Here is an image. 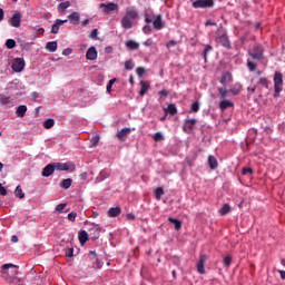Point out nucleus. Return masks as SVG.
Masks as SVG:
<instances>
[{
	"label": "nucleus",
	"mask_w": 285,
	"mask_h": 285,
	"mask_svg": "<svg viewBox=\"0 0 285 285\" xmlns=\"http://www.w3.org/2000/svg\"><path fill=\"white\" fill-rule=\"evenodd\" d=\"M230 92H233V95H239V92H242V85L240 83L234 85V87L230 89Z\"/></svg>",
	"instance_id": "f704fd0d"
},
{
	"label": "nucleus",
	"mask_w": 285,
	"mask_h": 285,
	"mask_svg": "<svg viewBox=\"0 0 285 285\" xmlns=\"http://www.w3.org/2000/svg\"><path fill=\"white\" fill-rule=\"evenodd\" d=\"M281 278L285 279V271L279 269L278 271Z\"/></svg>",
	"instance_id": "338daca9"
},
{
	"label": "nucleus",
	"mask_w": 285,
	"mask_h": 285,
	"mask_svg": "<svg viewBox=\"0 0 285 285\" xmlns=\"http://www.w3.org/2000/svg\"><path fill=\"white\" fill-rule=\"evenodd\" d=\"M146 22L153 23L156 30H161L166 23L161 20V16H146Z\"/></svg>",
	"instance_id": "7ed1b4c3"
},
{
	"label": "nucleus",
	"mask_w": 285,
	"mask_h": 285,
	"mask_svg": "<svg viewBox=\"0 0 285 285\" xmlns=\"http://www.w3.org/2000/svg\"><path fill=\"white\" fill-rule=\"evenodd\" d=\"M9 268H19V266L12 264V263H8L2 265V271H8Z\"/></svg>",
	"instance_id": "37998d69"
},
{
	"label": "nucleus",
	"mask_w": 285,
	"mask_h": 285,
	"mask_svg": "<svg viewBox=\"0 0 285 285\" xmlns=\"http://www.w3.org/2000/svg\"><path fill=\"white\" fill-rule=\"evenodd\" d=\"M136 72H137V75H138V77H144V75H146V68H144V67H138L137 69H136Z\"/></svg>",
	"instance_id": "a19ab883"
},
{
	"label": "nucleus",
	"mask_w": 285,
	"mask_h": 285,
	"mask_svg": "<svg viewBox=\"0 0 285 285\" xmlns=\"http://www.w3.org/2000/svg\"><path fill=\"white\" fill-rule=\"evenodd\" d=\"M73 255H75V249L73 248L66 249V257H73Z\"/></svg>",
	"instance_id": "864d4df0"
},
{
	"label": "nucleus",
	"mask_w": 285,
	"mask_h": 285,
	"mask_svg": "<svg viewBox=\"0 0 285 285\" xmlns=\"http://www.w3.org/2000/svg\"><path fill=\"white\" fill-rule=\"evenodd\" d=\"M132 130H135V128H132V129L124 128V129L119 130L117 132L118 139H120V141H124V139H126V137H128V135H130V132H132Z\"/></svg>",
	"instance_id": "4468645a"
},
{
	"label": "nucleus",
	"mask_w": 285,
	"mask_h": 285,
	"mask_svg": "<svg viewBox=\"0 0 285 285\" xmlns=\"http://www.w3.org/2000/svg\"><path fill=\"white\" fill-rule=\"evenodd\" d=\"M97 48L95 47H90L88 50H87V53H86V59H88L89 61H95L97 59Z\"/></svg>",
	"instance_id": "ddd939ff"
},
{
	"label": "nucleus",
	"mask_w": 285,
	"mask_h": 285,
	"mask_svg": "<svg viewBox=\"0 0 285 285\" xmlns=\"http://www.w3.org/2000/svg\"><path fill=\"white\" fill-rule=\"evenodd\" d=\"M99 8H102L104 14H110V12H116L117 10H119V4L115 2L100 3Z\"/></svg>",
	"instance_id": "20e7f679"
},
{
	"label": "nucleus",
	"mask_w": 285,
	"mask_h": 285,
	"mask_svg": "<svg viewBox=\"0 0 285 285\" xmlns=\"http://www.w3.org/2000/svg\"><path fill=\"white\" fill-rule=\"evenodd\" d=\"M46 48L49 52H57V48H58V45H57V41H50L46 45Z\"/></svg>",
	"instance_id": "cd10ccee"
},
{
	"label": "nucleus",
	"mask_w": 285,
	"mask_h": 285,
	"mask_svg": "<svg viewBox=\"0 0 285 285\" xmlns=\"http://www.w3.org/2000/svg\"><path fill=\"white\" fill-rule=\"evenodd\" d=\"M78 239H79L81 246H83V244H86V242H88V232L81 230L78 235Z\"/></svg>",
	"instance_id": "5701e85b"
},
{
	"label": "nucleus",
	"mask_w": 285,
	"mask_h": 285,
	"mask_svg": "<svg viewBox=\"0 0 285 285\" xmlns=\"http://www.w3.org/2000/svg\"><path fill=\"white\" fill-rule=\"evenodd\" d=\"M6 46L9 50H12L13 48H17V41H14V39H7Z\"/></svg>",
	"instance_id": "473e14b6"
},
{
	"label": "nucleus",
	"mask_w": 285,
	"mask_h": 285,
	"mask_svg": "<svg viewBox=\"0 0 285 285\" xmlns=\"http://www.w3.org/2000/svg\"><path fill=\"white\" fill-rule=\"evenodd\" d=\"M264 51L262 47H254L253 51H249V55L253 59H262Z\"/></svg>",
	"instance_id": "dca6fc26"
},
{
	"label": "nucleus",
	"mask_w": 285,
	"mask_h": 285,
	"mask_svg": "<svg viewBox=\"0 0 285 285\" xmlns=\"http://www.w3.org/2000/svg\"><path fill=\"white\" fill-rule=\"evenodd\" d=\"M62 55H65V57H68V55H72V49H65L62 51Z\"/></svg>",
	"instance_id": "052dcab7"
},
{
	"label": "nucleus",
	"mask_w": 285,
	"mask_h": 285,
	"mask_svg": "<svg viewBox=\"0 0 285 285\" xmlns=\"http://www.w3.org/2000/svg\"><path fill=\"white\" fill-rule=\"evenodd\" d=\"M99 33V31L97 29H94L90 33V39H97V35Z\"/></svg>",
	"instance_id": "4d7b16f0"
},
{
	"label": "nucleus",
	"mask_w": 285,
	"mask_h": 285,
	"mask_svg": "<svg viewBox=\"0 0 285 285\" xmlns=\"http://www.w3.org/2000/svg\"><path fill=\"white\" fill-rule=\"evenodd\" d=\"M11 242H12L13 244H17V242H19V237H17V235H13V236L11 237Z\"/></svg>",
	"instance_id": "0e129e2a"
},
{
	"label": "nucleus",
	"mask_w": 285,
	"mask_h": 285,
	"mask_svg": "<svg viewBox=\"0 0 285 285\" xmlns=\"http://www.w3.org/2000/svg\"><path fill=\"white\" fill-rule=\"evenodd\" d=\"M126 47L129 49V50H139V42L135 41V40H128L126 42Z\"/></svg>",
	"instance_id": "b1692460"
},
{
	"label": "nucleus",
	"mask_w": 285,
	"mask_h": 285,
	"mask_svg": "<svg viewBox=\"0 0 285 285\" xmlns=\"http://www.w3.org/2000/svg\"><path fill=\"white\" fill-rule=\"evenodd\" d=\"M55 165H47L43 169H42V177H50V175H52V173H55Z\"/></svg>",
	"instance_id": "a211bd4d"
},
{
	"label": "nucleus",
	"mask_w": 285,
	"mask_h": 285,
	"mask_svg": "<svg viewBox=\"0 0 285 285\" xmlns=\"http://www.w3.org/2000/svg\"><path fill=\"white\" fill-rule=\"evenodd\" d=\"M165 111L169 112V115H177V107L174 104H170Z\"/></svg>",
	"instance_id": "72a5a7b5"
},
{
	"label": "nucleus",
	"mask_w": 285,
	"mask_h": 285,
	"mask_svg": "<svg viewBox=\"0 0 285 285\" xmlns=\"http://www.w3.org/2000/svg\"><path fill=\"white\" fill-rule=\"evenodd\" d=\"M148 90H150V83L146 80L140 81V97H144V95L148 94Z\"/></svg>",
	"instance_id": "2eb2a0df"
},
{
	"label": "nucleus",
	"mask_w": 285,
	"mask_h": 285,
	"mask_svg": "<svg viewBox=\"0 0 285 285\" xmlns=\"http://www.w3.org/2000/svg\"><path fill=\"white\" fill-rule=\"evenodd\" d=\"M63 23H68V20L57 19L56 22L51 27V33L52 35H58L59 33V28H61V26H63Z\"/></svg>",
	"instance_id": "9b49d317"
},
{
	"label": "nucleus",
	"mask_w": 285,
	"mask_h": 285,
	"mask_svg": "<svg viewBox=\"0 0 285 285\" xmlns=\"http://www.w3.org/2000/svg\"><path fill=\"white\" fill-rule=\"evenodd\" d=\"M108 177H110V171L105 169V170L100 171L97 179H98V181H104V179H108Z\"/></svg>",
	"instance_id": "7c9ffc66"
},
{
	"label": "nucleus",
	"mask_w": 285,
	"mask_h": 285,
	"mask_svg": "<svg viewBox=\"0 0 285 285\" xmlns=\"http://www.w3.org/2000/svg\"><path fill=\"white\" fill-rule=\"evenodd\" d=\"M232 262H233V258L230 256H226L224 258L223 264H224V266H226V268H228V266H230Z\"/></svg>",
	"instance_id": "c03bdc74"
},
{
	"label": "nucleus",
	"mask_w": 285,
	"mask_h": 285,
	"mask_svg": "<svg viewBox=\"0 0 285 285\" xmlns=\"http://www.w3.org/2000/svg\"><path fill=\"white\" fill-rule=\"evenodd\" d=\"M171 224H175L176 230H179L181 228V222H179L176 218H168Z\"/></svg>",
	"instance_id": "e433bc0d"
},
{
	"label": "nucleus",
	"mask_w": 285,
	"mask_h": 285,
	"mask_svg": "<svg viewBox=\"0 0 285 285\" xmlns=\"http://www.w3.org/2000/svg\"><path fill=\"white\" fill-rule=\"evenodd\" d=\"M10 104H12V98H10V96L0 94V106H8Z\"/></svg>",
	"instance_id": "412c9836"
},
{
	"label": "nucleus",
	"mask_w": 285,
	"mask_h": 285,
	"mask_svg": "<svg viewBox=\"0 0 285 285\" xmlns=\"http://www.w3.org/2000/svg\"><path fill=\"white\" fill-rule=\"evenodd\" d=\"M56 170H69L70 173H75V164L73 163H56L53 164Z\"/></svg>",
	"instance_id": "39448f33"
},
{
	"label": "nucleus",
	"mask_w": 285,
	"mask_h": 285,
	"mask_svg": "<svg viewBox=\"0 0 285 285\" xmlns=\"http://www.w3.org/2000/svg\"><path fill=\"white\" fill-rule=\"evenodd\" d=\"M65 209H66V203H62L56 206L57 213H63Z\"/></svg>",
	"instance_id": "49530a36"
},
{
	"label": "nucleus",
	"mask_w": 285,
	"mask_h": 285,
	"mask_svg": "<svg viewBox=\"0 0 285 285\" xmlns=\"http://www.w3.org/2000/svg\"><path fill=\"white\" fill-rule=\"evenodd\" d=\"M284 88V75L282 72L276 71L274 75V97H279V92H282Z\"/></svg>",
	"instance_id": "f03ea898"
},
{
	"label": "nucleus",
	"mask_w": 285,
	"mask_h": 285,
	"mask_svg": "<svg viewBox=\"0 0 285 285\" xmlns=\"http://www.w3.org/2000/svg\"><path fill=\"white\" fill-rule=\"evenodd\" d=\"M9 23H10V26H11L12 28H20V27H21V13L16 12V13L11 17Z\"/></svg>",
	"instance_id": "1a4fd4ad"
},
{
	"label": "nucleus",
	"mask_w": 285,
	"mask_h": 285,
	"mask_svg": "<svg viewBox=\"0 0 285 285\" xmlns=\"http://www.w3.org/2000/svg\"><path fill=\"white\" fill-rule=\"evenodd\" d=\"M67 219H69V222H75L77 219V213L71 212L68 214Z\"/></svg>",
	"instance_id": "a18cd8bd"
},
{
	"label": "nucleus",
	"mask_w": 285,
	"mask_h": 285,
	"mask_svg": "<svg viewBox=\"0 0 285 285\" xmlns=\"http://www.w3.org/2000/svg\"><path fill=\"white\" fill-rule=\"evenodd\" d=\"M213 0H196L193 8H213Z\"/></svg>",
	"instance_id": "0eeeda50"
},
{
	"label": "nucleus",
	"mask_w": 285,
	"mask_h": 285,
	"mask_svg": "<svg viewBox=\"0 0 285 285\" xmlns=\"http://www.w3.org/2000/svg\"><path fill=\"white\" fill-rule=\"evenodd\" d=\"M11 68L13 72H23V68H26V60H23V58H17Z\"/></svg>",
	"instance_id": "423d86ee"
},
{
	"label": "nucleus",
	"mask_w": 285,
	"mask_h": 285,
	"mask_svg": "<svg viewBox=\"0 0 285 285\" xmlns=\"http://www.w3.org/2000/svg\"><path fill=\"white\" fill-rule=\"evenodd\" d=\"M208 166L212 170H217V166H219V164L217 163V158H215L214 156H209Z\"/></svg>",
	"instance_id": "4be33fe9"
},
{
	"label": "nucleus",
	"mask_w": 285,
	"mask_h": 285,
	"mask_svg": "<svg viewBox=\"0 0 285 285\" xmlns=\"http://www.w3.org/2000/svg\"><path fill=\"white\" fill-rule=\"evenodd\" d=\"M108 217H119L121 215V207H111L107 212Z\"/></svg>",
	"instance_id": "f3484780"
},
{
	"label": "nucleus",
	"mask_w": 285,
	"mask_h": 285,
	"mask_svg": "<svg viewBox=\"0 0 285 285\" xmlns=\"http://www.w3.org/2000/svg\"><path fill=\"white\" fill-rule=\"evenodd\" d=\"M258 83H261V86H264V88H268V79L266 78H261L258 80Z\"/></svg>",
	"instance_id": "8fccbe9b"
},
{
	"label": "nucleus",
	"mask_w": 285,
	"mask_h": 285,
	"mask_svg": "<svg viewBox=\"0 0 285 285\" xmlns=\"http://www.w3.org/2000/svg\"><path fill=\"white\" fill-rule=\"evenodd\" d=\"M72 186V179L67 178V179H62L60 181V188H63L65 190H68V188H70Z\"/></svg>",
	"instance_id": "393cba45"
},
{
	"label": "nucleus",
	"mask_w": 285,
	"mask_h": 285,
	"mask_svg": "<svg viewBox=\"0 0 285 285\" xmlns=\"http://www.w3.org/2000/svg\"><path fill=\"white\" fill-rule=\"evenodd\" d=\"M154 139L155 141H164V134H161L160 131L156 132L154 135Z\"/></svg>",
	"instance_id": "ea45409f"
},
{
	"label": "nucleus",
	"mask_w": 285,
	"mask_h": 285,
	"mask_svg": "<svg viewBox=\"0 0 285 285\" xmlns=\"http://www.w3.org/2000/svg\"><path fill=\"white\" fill-rule=\"evenodd\" d=\"M155 195H156V199H161V197L164 196V188L161 187L156 188Z\"/></svg>",
	"instance_id": "4c0bfd02"
},
{
	"label": "nucleus",
	"mask_w": 285,
	"mask_h": 285,
	"mask_svg": "<svg viewBox=\"0 0 285 285\" xmlns=\"http://www.w3.org/2000/svg\"><path fill=\"white\" fill-rule=\"evenodd\" d=\"M218 91H219L222 99H226V95L228 91L225 88H219Z\"/></svg>",
	"instance_id": "603ef678"
},
{
	"label": "nucleus",
	"mask_w": 285,
	"mask_h": 285,
	"mask_svg": "<svg viewBox=\"0 0 285 285\" xmlns=\"http://www.w3.org/2000/svg\"><path fill=\"white\" fill-rule=\"evenodd\" d=\"M53 126H55V119L52 118H49L43 121V128H46L47 130H50V128H52Z\"/></svg>",
	"instance_id": "2f4dec72"
},
{
	"label": "nucleus",
	"mask_w": 285,
	"mask_h": 285,
	"mask_svg": "<svg viewBox=\"0 0 285 285\" xmlns=\"http://www.w3.org/2000/svg\"><path fill=\"white\" fill-rule=\"evenodd\" d=\"M207 261H208V257H206V255H203V256H200V258L197 263V271L200 275H204L206 273V268L204 266Z\"/></svg>",
	"instance_id": "9d476101"
},
{
	"label": "nucleus",
	"mask_w": 285,
	"mask_h": 285,
	"mask_svg": "<svg viewBox=\"0 0 285 285\" xmlns=\"http://www.w3.org/2000/svg\"><path fill=\"white\" fill-rule=\"evenodd\" d=\"M80 179H82V181H86V179H88V173H82L80 175Z\"/></svg>",
	"instance_id": "e2e57ef3"
},
{
	"label": "nucleus",
	"mask_w": 285,
	"mask_h": 285,
	"mask_svg": "<svg viewBox=\"0 0 285 285\" xmlns=\"http://www.w3.org/2000/svg\"><path fill=\"white\" fill-rule=\"evenodd\" d=\"M247 66H248V69L252 71V72H255L256 68H257V65L253 61H248L247 62Z\"/></svg>",
	"instance_id": "de8ad7c7"
},
{
	"label": "nucleus",
	"mask_w": 285,
	"mask_h": 285,
	"mask_svg": "<svg viewBox=\"0 0 285 285\" xmlns=\"http://www.w3.org/2000/svg\"><path fill=\"white\" fill-rule=\"evenodd\" d=\"M219 41L224 48H230V41L228 40V36L223 35L219 37Z\"/></svg>",
	"instance_id": "c85d7f7f"
},
{
	"label": "nucleus",
	"mask_w": 285,
	"mask_h": 285,
	"mask_svg": "<svg viewBox=\"0 0 285 285\" xmlns=\"http://www.w3.org/2000/svg\"><path fill=\"white\" fill-rule=\"evenodd\" d=\"M0 195H2L3 197H6V195H8V190L1 184H0Z\"/></svg>",
	"instance_id": "5fc2aeb1"
},
{
	"label": "nucleus",
	"mask_w": 285,
	"mask_h": 285,
	"mask_svg": "<svg viewBox=\"0 0 285 285\" xmlns=\"http://www.w3.org/2000/svg\"><path fill=\"white\" fill-rule=\"evenodd\" d=\"M68 19L70 21V23L72 26H79V21L81 19V16L79 14V12L75 11V12H71L69 16H68Z\"/></svg>",
	"instance_id": "f8f14e48"
},
{
	"label": "nucleus",
	"mask_w": 285,
	"mask_h": 285,
	"mask_svg": "<svg viewBox=\"0 0 285 285\" xmlns=\"http://www.w3.org/2000/svg\"><path fill=\"white\" fill-rule=\"evenodd\" d=\"M105 51H106L108 55H110V52H112V47H106V48H105Z\"/></svg>",
	"instance_id": "774afa93"
},
{
	"label": "nucleus",
	"mask_w": 285,
	"mask_h": 285,
	"mask_svg": "<svg viewBox=\"0 0 285 285\" xmlns=\"http://www.w3.org/2000/svg\"><path fill=\"white\" fill-rule=\"evenodd\" d=\"M14 197H18L19 199H23L26 197V193H23V189L21 188V185H18L16 187Z\"/></svg>",
	"instance_id": "bb28decb"
},
{
	"label": "nucleus",
	"mask_w": 285,
	"mask_h": 285,
	"mask_svg": "<svg viewBox=\"0 0 285 285\" xmlns=\"http://www.w3.org/2000/svg\"><path fill=\"white\" fill-rule=\"evenodd\" d=\"M234 104L230 100H223L219 102L220 110H226V108H233Z\"/></svg>",
	"instance_id": "a878e982"
},
{
	"label": "nucleus",
	"mask_w": 285,
	"mask_h": 285,
	"mask_svg": "<svg viewBox=\"0 0 285 285\" xmlns=\"http://www.w3.org/2000/svg\"><path fill=\"white\" fill-rule=\"evenodd\" d=\"M232 81L233 75H230L229 72L224 73L220 78V83H223V86H226V83H230Z\"/></svg>",
	"instance_id": "aec40b11"
},
{
	"label": "nucleus",
	"mask_w": 285,
	"mask_h": 285,
	"mask_svg": "<svg viewBox=\"0 0 285 285\" xmlns=\"http://www.w3.org/2000/svg\"><path fill=\"white\" fill-rule=\"evenodd\" d=\"M68 8H70V1L61 2L58 6V11L63 13V12H66V10H68Z\"/></svg>",
	"instance_id": "c756f323"
},
{
	"label": "nucleus",
	"mask_w": 285,
	"mask_h": 285,
	"mask_svg": "<svg viewBox=\"0 0 285 285\" xmlns=\"http://www.w3.org/2000/svg\"><path fill=\"white\" fill-rule=\"evenodd\" d=\"M99 144V136H95L91 138V146H97Z\"/></svg>",
	"instance_id": "6e6d98bb"
},
{
	"label": "nucleus",
	"mask_w": 285,
	"mask_h": 285,
	"mask_svg": "<svg viewBox=\"0 0 285 285\" xmlns=\"http://www.w3.org/2000/svg\"><path fill=\"white\" fill-rule=\"evenodd\" d=\"M166 46H167V48H173V46H177V41L171 40V41L167 42Z\"/></svg>",
	"instance_id": "bf43d9fd"
},
{
	"label": "nucleus",
	"mask_w": 285,
	"mask_h": 285,
	"mask_svg": "<svg viewBox=\"0 0 285 285\" xmlns=\"http://www.w3.org/2000/svg\"><path fill=\"white\" fill-rule=\"evenodd\" d=\"M139 19V12L135 7H128L125 16L121 18V28L130 30L135 26V22Z\"/></svg>",
	"instance_id": "f257e3e1"
},
{
	"label": "nucleus",
	"mask_w": 285,
	"mask_h": 285,
	"mask_svg": "<svg viewBox=\"0 0 285 285\" xmlns=\"http://www.w3.org/2000/svg\"><path fill=\"white\" fill-rule=\"evenodd\" d=\"M158 95H159L160 97H168V91L165 90V89H163V90H160V91L158 92Z\"/></svg>",
	"instance_id": "13d9d810"
},
{
	"label": "nucleus",
	"mask_w": 285,
	"mask_h": 285,
	"mask_svg": "<svg viewBox=\"0 0 285 285\" xmlns=\"http://www.w3.org/2000/svg\"><path fill=\"white\" fill-rule=\"evenodd\" d=\"M117 81V78H114L111 80H109L108 85H107V92L108 95H110V92H112V85Z\"/></svg>",
	"instance_id": "58836bf2"
},
{
	"label": "nucleus",
	"mask_w": 285,
	"mask_h": 285,
	"mask_svg": "<svg viewBox=\"0 0 285 285\" xmlns=\"http://www.w3.org/2000/svg\"><path fill=\"white\" fill-rule=\"evenodd\" d=\"M219 213H220L222 215H228V213H230V205L225 204V205L219 209Z\"/></svg>",
	"instance_id": "c9c22d12"
},
{
	"label": "nucleus",
	"mask_w": 285,
	"mask_h": 285,
	"mask_svg": "<svg viewBox=\"0 0 285 285\" xmlns=\"http://www.w3.org/2000/svg\"><path fill=\"white\" fill-rule=\"evenodd\" d=\"M26 112H28V107L26 105H20L16 109L17 117H26Z\"/></svg>",
	"instance_id": "6ab92c4d"
},
{
	"label": "nucleus",
	"mask_w": 285,
	"mask_h": 285,
	"mask_svg": "<svg viewBox=\"0 0 285 285\" xmlns=\"http://www.w3.org/2000/svg\"><path fill=\"white\" fill-rule=\"evenodd\" d=\"M190 112H199V102L196 101L191 105Z\"/></svg>",
	"instance_id": "09e8293b"
},
{
	"label": "nucleus",
	"mask_w": 285,
	"mask_h": 285,
	"mask_svg": "<svg viewBox=\"0 0 285 285\" xmlns=\"http://www.w3.org/2000/svg\"><path fill=\"white\" fill-rule=\"evenodd\" d=\"M6 17V12L3 11V9L0 8V21H3Z\"/></svg>",
	"instance_id": "680f3d73"
},
{
	"label": "nucleus",
	"mask_w": 285,
	"mask_h": 285,
	"mask_svg": "<svg viewBox=\"0 0 285 285\" xmlns=\"http://www.w3.org/2000/svg\"><path fill=\"white\" fill-rule=\"evenodd\" d=\"M242 175H253V168H248V167L243 168Z\"/></svg>",
	"instance_id": "3c124183"
},
{
	"label": "nucleus",
	"mask_w": 285,
	"mask_h": 285,
	"mask_svg": "<svg viewBox=\"0 0 285 285\" xmlns=\"http://www.w3.org/2000/svg\"><path fill=\"white\" fill-rule=\"evenodd\" d=\"M195 124H197V119L195 118L185 120V124H184L185 132H188V135H190V132L195 130Z\"/></svg>",
	"instance_id": "6e6552de"
},
{
	"label": "nucleus",
	"mask_w": 285,
	"mask_h": 285,
	"mask_svg": "<svg viewBox=\"0 0 285 285\" xmlns=\"http://www.w3.org/2000/svg\"><path fill=\"white\" fill-rule=\"evenodd\" d=\"M127 219H131V222L135 220V214H127Z\"/></svg>",
	"instance_id": "69168bd1"
},
{
	"label": "nucleus",
	"mask_w": 285,
	"mask_h": 285,
	"mask_svg": "<svg viewBox=\"0 0 285 285\" xmlns=\"http://www.w3.org/2000/svg\"><path fill=\"white\" fill-rule=\"evenodd\" d=\"M125 68L126 70H132V68H135V62H132L131 60H127L125 62Z\"/></svg>",
	"instance_id": "79ce46f5"
}]
</instances>
